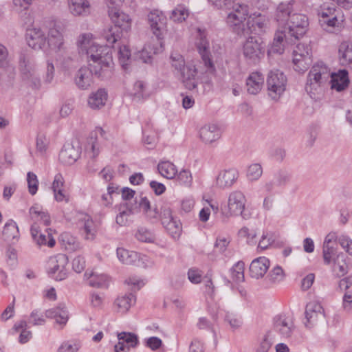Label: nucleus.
Instances as JSON below:
<instances>
[{"label": "nucleus", "instance_id": "f257e3e1", "mask_svg": "<svg viewBox=\"0 0 352 352\" xmlns=\"http://www.w3.org/2000/svg\"><path fill=\"white\" fill-rule=\"evenodd\" d=\"M78 47L82 54H86L88 67H82L77 72L75 82L81 89H88L93 83V76L101 80H107L114 74L111 48L107 45H98L92 41L91 33L79 36Z\"/></svg>", "mask_w": 352, "mask_h": 352}, {"label": "nucleus", "instance_id": "f03ea898", "mask_svg": "<svg viewBox=\"0 0 352 352\" xmlns=\"http://www.w3.org/2000/svg\"><path fill=\"white\" fill-rule=\"evenodd\" d=\"M108 12L114 25L104 31L103 37L108 44L113 45L122 38L124 31L130 30L131 20L128 14L121 12L116 6H109Z\"/></svg>", "mask_w": 352, "mask_h": 352}, {"label": "nucleus", "instance_id": "7ed1b4c3", "mask_svg": "<svg viewBox=\"0 0 352 352\" xmlns=\"http://www.w3.org/2000/svg\"><path fill=\"white\" fill-rule=\"evenodd\" d=\"M249 16V6L245 3H236L232 6V11L228 14L226 23L232 30L242 36L245 31V21Z\"/></svg>", "mask_w": 352, "mask_h": 352}, {"label": "nucleus", "instance_id": "20e7f679", "mask_svg": "<svg viewBox=\"0 0 352 352\" xmlns=\"http://www.w3.org/2000/svg\"><path fill=\"white\" fill-rule=\"evenodd\" d=\"M172 66L177 71L182 78L185 87L189 90H193L197 86L196 76L197 74L195 67L192 65H185L184 58L180 54H172Z\"/></svg>", "mask_w": 352, "mask_h": 352}, {"label": "nucleus", "instance_id": "39448f33", "mask_svg": "<svg viewBox=\"0 0 352 352\" xmlns=\"http://www.w3.org/2000/svg\"><path fill=\"white\" fill-rule=\"evenodd\" d=\"M330 69L322 62L314 64L310 69L305 87L307 91L311 92L313 89L324 85L329 80Z\"/></svg>", "mask_w": 352, "mask_h": 352}, {"label": "nucleus", "instance_id": "423d86ee", "mask_svg": "<svg viewBox=\"0 0 352 352\" xmlns=\"http://www.w3.org/2000/svg\"><path fill=\"white\" fill-rule=\"evenodd\" d=\"M265 44L261 38L249 36L243 45V55L249 64L256 65L264 57Z\"/></svg>", "mask_w": 352, "mask_h": 352}, {"label": "nucleus", "instance_id": "0eeeda50", "mask_svg": "<svg viewBox=\"0 0 352 352\" xmlns=\"http://www.w3.org/2000/svg\"><path fill=\"white\" fill-rule=\"evenodd\" d=\"M308 25V19L305 15L294 13L286 25L280 28V30L292 40H297L305 35Z\"/></svg>", "mask_w": 352, "mask_h": 352}, {"label": "nucleus", "instance_id": "6e6552de", "mask_svg": "<svg viewBox=\"0 0 352 352\" xmlns=\"http://www.w3.org/2000/svg\"><path fill=\"white\" fill-rule=\"evenodd\" d=\"M68 257L63 254H58L49 258L47 270L49 276L57 281L65 280L67 277Z\"/></svg>", "mask_w": 352, "mask_h": 352}, {"label": "nucleus", "instance_id": "1a4fd4ad", "mask_svg": "<svg viewBox=\"0 0 352 352\" xmlns=\"http://www.w3.org/2000/svg\"><path fill=\"white\" fill-rule=\"evenodd\" d=\"M287 78L278 69L272 70L267 78V87L269 96L273 100H278L286 88Z\"/></svg>", "mask_w": 352, "mask_h": 352}, {"label": "nucleus", "instance_id": "9d476101", "mask_svg": "<svg viewBox=\"0 0 352 352\" xmlns=\"http://www.w3.org/2000/svg\"><path fill=\"white\" fill-rule=\"evenodd\" d=\"M311 48L307 43H298L292 52L294 68L298 72L306 71L312 62Z\"/></svg>", "mask_w": 352, "mask_h": 352}, {"label": "nucleus", "instance_id": "9b49d317", "mask_svg": "<svg viewBox=\"0 0 352 352\" xmlns=\"http://www.w3.org/2000/svg\"><path fill=\"white\" fill-rule=\"evenodd\" d=\"M197 47L200 54L204 65L208 71L212 73L215 67L210 58V43L208 39V34L206 28H197Z\"/></svg>", "mask_w": 352, "mask_h": 352}, {"label": "nucleus", "instance_id": "f8f14e48", "mask_svg": "<svg viewBox=\"0 0 352 352\" xmlns=\"http://www.w3.org/2000/svg\"><path fill=\"white\" fill-rule=\"evenodd\" d=\"M269 28V18L260 12H254L249 16L245 28V31H244L242 36H246L252 33L260 34L265 32Z\"/></svg>", "mask_w": 352, "mask_h": 352}, {"label": "nucleus", "instance_id": "ddd939ff", "mask_svg": "<svg viewBox=\"0 0 352 352\" xmlns=\"http://www.w3.org/2000/svg\"><path fill=\"white\" fill-rule=\"evenodd\" d=\"M148 21L153 34L160 41V47H163L161 40L163 38L166 28V17L157 10H153L148 14Z\"/></svg>", "mask_w": 352, "mask_h": 352}, {"label": "nucleus", "instance_id": "4468645a", "mask_svg": "<svg viewBox=\"0 0 352 352\" xmlns=\"http://www.w3.org/2000/svg\"><path fill=\"white\" fill-rule=\"evenodd\" d=\"M273 329L282 338L287 339L292 336L295 326L291 316L281 314L274 317Z\"/></svg>", "mask_w": 352, "mask_h": 352}, {"label": "nucleus", "instance_id": "2eb2a0df", "mask_svg": "<svg viewBox=\"0 0 352 352\" xmlns=\"http://www.w3.org/2000/svg\"><path fill=\"white\" fill-rule=\"evenodd\" d=\"M246 199L240 190H234L228 196L227 211H223L226 216H238L243 213L245 209Z\"/></svg>", "mask_w": 352, "mask_h": 352}, {"label": "nucleus", "instance_id": "dca6fc26", "mask_svg": "<svg viewBox=\"0 0 352 352\" xmlns=\"http://www.w3.org/2000/svg\"><path fill=\"white\" fill-rule=\"evenodd\" d=\"M80 154L81 148L78 143L76 146L73 143H66L59 153V160L64 164L72 165L78 160Z\"/></svg>", "mask_w": 352, "mask_h": 352}, {"label": "nucleus", "instance_id": "f3484780", "mask_svg": "<svg viewBox=\"0 0 352 352\" xmlns=\"http://www.w3.org/2000/svg\"><path fill=\"white\" fill-rule=\"evenodd\" d=\"M25 37L28 45L34 50L42 49L46 44L47 37L40 28L28 29Z\"/></svg>", "mask_w": 352, "mask_h": 352}, {"label": "nucleus", "instance_id": "a211bd4d", "mask_svg": "<svg viewBox=\"0 0 352 352\" xmlns=\"http://www.w3.org/2000/svg\"><path fill=\"white\" fill-rule=\"evenodd\" d=\"M30 232L34 241L38 245H47L50 248L54 246L56 241L52 236L51 229H45L44 232H41L38 226L32 225Z\"/></svg>", "mask_w": 352, "mask_h": 352}, {"label": "nucleus", "instance_id": "6ab92c4d", "mask_svg": "<svg viewBox=\"0 0 352 352\" xmlns=\"http://www.w3.org/2000/svg\"><path fill=\"white\" fill-rule=\"evenodd\" d=\"M270 265V260L265 256H260L254 259L250 263L249 268L250 276L256 279L263 277Z\"/></svg>", "mask_w": 352, "mask_h": 352}, {"label": "nucleus", "instance_id": "aec40b11", "mask_svg": "<svg viewBox=\"0 0 352 352\" xmlns=\"http://www.w3.org/2000/svg\"><path fill=\"white\" fill-rule=\"evenodd\" d=\"M294 3V1H289L282 2L278 6L274 17L279 25L278 28L285 26L289 21L292 15Z\"/></svg>", "mask_w": 352, "mask_h": 352}, {"label": "nucleus", "instance_id": "412c9836", "mask_svg": "<svg viewBox=\"0 0 352 352\" xmlns=\"http://www.w3.org/2000/svg\"><path fill=\"white\" fill-rule=\"evenodd\" d=\"M293 40L278 28L275 33L273 43L268 50V54H282L285 51V43H290Z\"/></svg>", "mask_w": 352, "mask_h": 352}, {"label": "nucleus", "instance_id": "4be33fe9", "mask_svg": "<svg viewBox=\"0 0 352 352\" xmlns=\"http://www.w3.org/2000/svg\"><path fill=\"white\" fill-rule=\"evenodd\" d=\"M329 82L331 88L337 91L344 90L349 84V73L346 69H340L337 73H331Z\"/></svg>", "mask_w": 352, "mask_h": 352}, {"label": "nucleus", "instance_id": "5701e85b", "mask_svg": "<svg viewBox=\"0 0 352 352\" xmlns=\"http://www.w3.org/2000/svg\"><path fill=\"white\" fill-rule=\"evenodd\" d=\"M323 308L321 305L316 302H309L305 308V318L307 322L305 323L307 327L311 328L318 320L320 316L323 315Z\"/></svg>", "mask_w": 352, "mask_h": 352}, {"label": "nucleus", "instance_id": "b1692460", "mask_svg": "<svg viewBox=\"0 0 352 352\" xmlns=\"http://www.w3.org/2000/svg\"><path fill=\"white\" fill-rule=\"evenodd\" d=\"M199 137L206 144L212 143L220 138V129L216 124H206L200 129Z\"/></svg>", "mask_w": 352, "mask_h": 352}, {"label": "nucleus", "instance_id": "393cba45", "mask_svg": "<svg viewBox=\"0 0 352 352\" xmlns=\"http://www.w3.org/2000/svg\"><path fill=\"white\" fill-rule=\"evenodd\" d=\"M264 84L263 75L258 72L251 73L246 79L247 91L256 95L259 93Z\"/></svg>", "mask_w": 352, "mask_h": 352}, {"label": "nucleus", "instance_id": "a878e982", "mask_svg": "<svg viewBox=\"0 0 352 352\" xmlns=\"http://www.w3.org/2000/svg\"><path fill=\"white\" fill-rule=\"evenodd\" d=\"M239 177L238 170L230 168L221 171L217 178V185L221 188L231 187Z\"/></svg>", "mask_w": 352, "mask_h": 352}, {"label": "nucleus", "instance_id": "bb28decb", "mask_svg": "<svg viewBox=\"0 0 352 352\" xmlns=\"http://www.w3.org/2000/svg\"><path fill=\"white\" fill-rule=\"evenodd\" d=\"M346 260V256L342 252L337 254L336 257L333 258L331 272L335 277L340 278L348 273L349 265Z\"/></svg>", "mask_w": 352, "mask_h": 352}, {"label": "nucleus", "instance_id": "cd10ccee", "mask_svg": "<svg viewBox=\"0 0 352 352\" xmlns=\"http://www.w3.org/2000/svg\"><path fill=\"white\" fill-rule=\"evenodd\" d=\"M47 43L50 48L60 50L63 45V36L60 25L55 23L54 27L49 30Z\"/></svg>", "mask_w": 352, "mask_h": 352}, {"label": "nucleus", "instance_id": "c85d7f7f", "mask_svg": "<svg viewBox=\"0 0 352 352\" xmlns=\"http://www.w3.org/2000/svg\"><path fill=\"white\" fill-rule=\"evenodd\" d=\"M45 316L49 318H54L56 322L60 324H65L68 320V311L65 305L60 304L47 310Z\"/></svg>", "mask_w": 352, "mask_h": 352}, {"label": "nucleus", "instance_id": "c756f323", "mask_svg": "<svg viewBox=\"0 0 352 352\" xmlns=\"http://www.w3.org/2000/svg\"><path fill=\"white\" fill-rule=\"evenodd\" d=\"M107 100V91L105 89H99L93 93L88 99V104L93 109H100Z\"/></svg>", "mask_w": 352, "mask_h": 352}, {"label": "nucleus", "instance_id": "7c9ffc66", "mask_svg": "<svg viewBox=\"0 0 352 352\" xmlns=\"http://www.w3.org/2000/svg\"><path fill=\"white\" fill-rule=\"evenodd\" d=\"M136 298L134 294L129 293L122 296H118L115 300L114 305L117 307V311L120 313H126L131 305H134Z\"/></svg>", "mask_w": 352, "mask_h": 352}, {"label": "nucleus", "instance_id": "2f4dec72", "mask_svg": "<svg viewBox=\"0 0 352 352\" xmlns=\"http://www.w3.org/2000/svg\"><path fill=\"white\" fill-rule=\"evenodd\" d=\"M344 21V15L342 12L330 16L329 18L319 19L320 24L327 31H331V29L337 28L339 30Z\"/></svg>", "mask_w": 352, "mask_h": 352}, {"label": "nucleus", "instance_id": "473e14b6", "mask_svg": "<svg viewBox=\"0 0 352 352\" xmlns=\"http://www.w3.org/2000/svg\"><path fill=\"white\" fill-rule=\"evenodd\" d=\"M69 6L75 16L87 15L89 12V3L87 0H69Z\"/></svg>", "mask_w": 352, "mask_h": 352}, {"label": "nucleus", "instance_id": "72a5a7b5", "mask_svg": "<svg viewBox=\"0 0 352 352\" xmlns=\"http://www.w3.org/2000/svg\"><path fill=\"white\" fill-rule=\"evenodd\" d=\"M19 67L21 72L26 78L32 76L34 69V60L28 54H21L19 58Z\"/></svg>", "mask_w": 352, "mask_h": 352}, {"label": "nucleus", "instance_id": "f704fd0d", "mask_svg": "<svg viewBox=\"0 0 352 352\" xmlns=\"http://www.w3.org/2000/svg\"><path fill=\"white\" fill-rule=\"evenodd\" d=\"M157 170L162 177L168 179H174L177 173L176 166L170 161H160Z\"/></svg>", "mask_w": 352, "mask_h": 352}, {"label": "nucleus", "instance_id": "c9c22d12", "mask_svg": "<svg viewBox=\"0 0 352 352\" xmlns=\"http://www.w3.org/2000/svg\"><path fill=\"white\" fill-rule=\"evenodd\" d=\"M87 148L91 150V157L93 158L87 164V170L90 173H94L98 170V167H96V165L95 164L96 162L94 160V158H96L100 153L99 145L96 138H90L87 143Z\"/></svg>", "mask_w": 352, "mask_h": 352}, {"label": "nucleus", "instance_id": "e433bc0d", "mask_svg": "<svg viewBox=\"0 0 352 352\" xmlns=\"http://www.w3.org/2000/svg\"><path fill=\"white\" fill-rule=\"evenodd\" d=\"M116 254L119 261L126 265H132L139 258L138 252L122 248H118Z\"/></svg>", "mask_w": 352, "mask_h": 352}, {"label": "nucleus", "instance_id": "4c0bfd02", "mask_svg": "<svg viewBox=\"0 0 352 352\" xmlns=\"http://www.w3.org/2000/svg\"><path fill=\"white\" fill-rule=\"evenodd\" d=\"M338 52L342 65H349L352 64V43L348 41L341 43Z\"/></svg>", "mask_w": 352, "mask_h": 352}, {"label": "nucleus", "instance_id": "58836bf2", "mask_svg": "<svg viewBox=\"0 0 352 352\" xmlns=\"http://www.w3.org/2000/svg\"><path fill=\"white\" fill-rule=\"evenodd\" d=\"M111 279L109 276L104 274L90 275L89 285L93 287L107 289L109 287Z\"/></svg>", "mask_w": 352, "mask_h": 352}, {"label": "nucleus", "instance_id": "ea45409f", "mask_svg": "<svg viewBox=\"0 0 352 352\" xmlns=\"http://www.w3.org/2000/svg\"><path fill=\"white\" fill-rule=\"evenodd\" d=\"M19 228L15 221L12 219L8 221L3 230V236L6 241H12L19 238Z\"/></svg>", "mask_w": 352, "mask_h": 352}, {"label": "nucleus", "instance_id": "a19ab883", "mask_svg": "<svg viewBox=\"0 0 352 352\" xmlns=\"http://www.w3.org/2000/svg\"><path fill=\"white\" fill-rule=\"evenodd\" d=\"M167 214H168V222L166 224V221L163 219L162 225L173 238H177L179 236L182 231L181 224L174 220L170 211H167Z\"/></svg>", "mask_w": 352, "mask_h": 352}, {"label": "nucleus", "instance_id": "79ce46f5", "mask_svg": "<svg viewBox=\"0 0 352 352\" xmlns=\"http://www.w3.org/2000/svg\"><path fill=\"white\" fill-rule=\"evenodd\" d=\"M64 185V179L61 174L58 173L55 175L52 183V190L54 194V198L57 201H62L65 198L63 192V187Z\"/></svg>", "mask_w": 352, "mask_h": 352}, {"label": "nucleus", "instance_id": "37998d69", "mask_svg": "<svg viewBox=\"0 0 352 352\" xmlns=\"http://www.w3.org/2000/svg\"><path fill=\"white\" fill-rule=\"evenodd\" d=\"M13 328L16 331H21L19 338L20 343L25 344L32 338V332L27 330L28 323L25 320H21L15 323Z\"/></svg>", "mask_w": 352, "mask_h": 352}, {"label": "nucleus", "instance_id": "c03bdc74", "mask_svg": "<svg viewBox=\"0 0 352 352\" xmlns=\"http://www.w3.org/2000/svg\"><path fill=\"white\" fill-rule=\"evenodd\" d=\"M60 240L65 246V248L69 251H75L80 248V244L76 238L69 232L61 234Z\"/></svg>", "mask_w": 352, "mask_h": 352}, {"label": "nucleus", "instance_id": "a18cd8bd", "mask_svg": "<svg viewBox=\"0 0 352 352\" xmlns=\"http://www.w3.org/2000/svg\"><path fill=\"white\" fill-rule=\"evenodd\" d=\"M245 263L242 261L236 262L230 269L231 277L236 283H242L245 280L244 276Z\"/></svg>", "mask_w": 352, "mask_h": 352}, {"label": "nucleus", "instance_id": "49530a36", "mask_svg": "<svg viewBox=\"0 0 352 352\" xmlns=\"http://www.w3.org/2000/svg\"><path fill=\"white\" fill-rule=\"evenodd\" d=\"M138 213L137 207H133V204L127 206V210L120 212L116 217V223L121 226H124L129 222V217L133 214Z\"/></svg>", "mask_w": 352, "mask_h": 352}, {"label": "nucleus", "instance_id": "de8ad7c7", "mask_svg": "<svg viewBox=\"0 0 352 352\" xmlns=\"http://www.w3.org/2000/svg\"><path fill=\"white\" fill-rule=\"evenodd\" d=\"M340 12H342L341 10L340 9H336L334 5L324 3L318 10V15L320 18L319 19H324L328 17L329 18L335 14H338Z\"/></svg>", "mask_w": 352, "mask_h": 352}, {"label": "nucleus", "instance_id": "09e8293b", "mask_svg": "<svg viewBox=\"0 0 352 352\" xmlns=\"http://www.w3.org/2000/svg\"><path fill=\"white\" fill-rule=\"evenodd\" d=\"M188 10L184 6L179 5L172 11L170 18L175 22L182 23L188 18Z\"/></svg>", "mask_w": 352, "mask_h": 352}, {"label": "nucleus", "instance_id": "8fccbe9b", "mask_svg": "<svg viewBox=\"0 0 352 352\" xmlns=\"http://www.w3.org/2000/svg\"><path fill=\"white\" fill-rule=\"evenodd\" d=\"M118 340H121L126 346L130 347H135L138 344V336L133 333L121 332L118 334Z\"/></svg>", "mask_w": 352, "mask_h": 352}, {"label": "nucleus", "instance_id": "3c124183", "mask_svg": "<svg viewBox=\"0 0 352 352\" xmlns=\"http://www.w3.org/2000/svg\"><path fill=\"white\" fill-rule=\"evenodd\" d=\"M82 230L86 240L92 241L95 239L96 230L94 228V223L92 219L88 216L85 218Z\"/></svg>", "mask_w": 352, "mask_h": 352}, {"label": "nucleus", "instance_id": "603ef678", "mask_svg": "<svg viewBox=\"0 0 352 352\" xmlns=\"http://www.w3.org/2000/svg\"><path fill=\"white\" fill-rule=\"evenodd\" d=\"M263 174V168L260 164H251L247 170V177L250 181L258 180Z\"/></svg>", "mask_w": 352, "mask_h": 352}, {"label": "nucleus", "instance_id": "864d4df0", "mask_svg": "<svg viewBox=\"0 0 352 352\" xmlns=\"http://www.w3.org/2000/svg\"><path fill=\"white\" fill-rule=\"evenodd\" d=\"M175 178L180 185L186 187H189L192 182V177L190 171L188 170H182L179 173L176 174Z\"/></svg>", "mask_w": 352, "mask_h": 352}, {"label": "nucleus", "instance_id": "5fc2aeb1", "mask_svg": "<svg viewBox=\"0 0 352 352\" xmlns=\"http://www.w3.org/2000/svg\"><path fill=\"white\" fill-rule=\"evenodd\" d=\"M291 179V174L286 170H279L274 174V183L277 186H285Z\"/></svg>", "mask_w": 352, "mask_h": 352}, {"label": "nucleus", "instance_id": "6e6d98bb", "mask_svg": "<svg viewBox=\"0 0 352 352\" xmlns=\"http://www.w3.org/2000/svg\"><path fill=\"white\" fill-rule=\"evenodd\" d=\"M27 182L29 192L34 195L36 193L38 187V180L36 174L28 172L27 174Z\"/></svg>", "mask_w": 352, "mask_h": 352}, {"label": "nucleus", "instance_id": "4d7b16f0", "mask_svg": "<svg viewBox=\"0 0 352 352\" xmlns=\"http://www.w3.org/2000/svg\"><path fill=\"white\" fill-rule=\"evenodd\" d=\"M336 254V249L331 245H323L322 256L324 263L329 265L332 262L333 256Z\"/></svg>", "mask_w": 352, "mask_h": 352}, {"label": "nucleus", "instance_id": "13d9d810", "mask_svg": "<svg viewBox=\"0 0 352 352\" xmlns=\"http://www.w3.org/2000/svg\"><path fill=\"white\" fill-rule=\"evenodd\" d=\"M135 237L138 241L146 243H153L155 240L153 233L142 228L138 230Z\"/></svg>", "mask_w": 352, "mask_h": 352}, {"label": "nucleus", "instance_id": "bf43d9fd", "mask_svg": "<svg viewBox=\"0 0 352 352\" xmlns=\"http://www.w3.org/2000/svg\"><path fill=\"white\" fill-rule=\"evenodd\" d=\"M135 204L133 207H137L138 213L142 210L143 212H147L149 210V208L151 207V203L146 197H140L139 199L135 197Z\"/></svg>", "mask_w": 352, "mask_h": 352}, {"label": "nucleus", "instance_id": "052dcab7", "mask_svg": "<svg viewBox=\"0 0 352 352\" xmlns=\"http://www.w3.org/2000/svg\"><path fill=\"white\" fill-rule=\"evenodd\" d=\"M268 277L273 283L280 282L284 277L283 269L277 265L274 267L269 273Z\"/></svg>", "mask_w": 352, "mask_h": 352}, {"label": "nucleus", "instance_id": "680f3d73", "mask_svg": "<svg viewBox=\"0 0 352 352\" xmlns=\"http://www.w3.org/2000/svg\"><path fill=\"white\" fill-rule=\"evenodd\" d=\"M49 141L43 134H39L36 138V151L41 154H43L48 146Z\"/></svg>", "mask_w": 352, "mask_h": 352}, {"label": "nucleus", "instance_id": "e2e57ef3", "mask_svg": "<svg viewBox=\"0 0 352 352\" xmlns=\"http://www.w3.org/2000/svg\"><path fill=\"white\" fill-rule=\"evenodd\" d=\"M45 318L43 315L37 309L33 310L30 316V323L34 325H43L45 324Z\"/></svg>", "mask_w": 352, "mask_h": 352}, {"label": "nucleus", "instance_id": "0e129e2a", "mask_svg": "<svg viewBox=\"0 0 352 352\" xmlns=\"http://www.w3.org/2000/svg\"><path fill=\"white\" fill-rule=\"evenodd\" d=\"M6 261L7 263L14 267L17 264V253L16 250L12 247H8L6 250Z\"/></svg>", "mask_w": 352, "mask_h": 352}, {"label": "nucleus", "instance_id": "69168bd1", "mask_svg": "<svg viewBox=\"0 0 352 352\" xmlns=\"http://www.w3.org/2000/svg\"><path fill=\"white\" fill-rule=\"evenodd\" d=\"M338 243L352 256V239L346 235H340L338 238Z\"/></svg>", "mask_w": 352, "mask_h": 352}, {"label": "nucleus", "instance_id": "338daca9", "mask_svg": "<svg viewBox=\"0 0 352 352\" xmlns=\"http://www.w3.org/2000/svg\"><path fill=\"white\" fill-rule=\"evenodd\" d=\"M208 1L213 8L223 10L228 9L232 5L234 0H208Z\"/></svg>", "mask_w": 352, "mask_h": 352}, {"label": "nucleus", "instance_id": "774afa93", "mask_svg": "<svg viewBox=\"0 0 352 352\" xmlns=\"http://www.w3.org/2000/svg\"><path fill=\"white\" fill-rule=\"evenodd\" d=\"M85 267V260L84 257L78 256L72 261V269L76 273L82 272Z\"/></svg>", "mask_w": 352, "mask_h": 352}]
</instances>
